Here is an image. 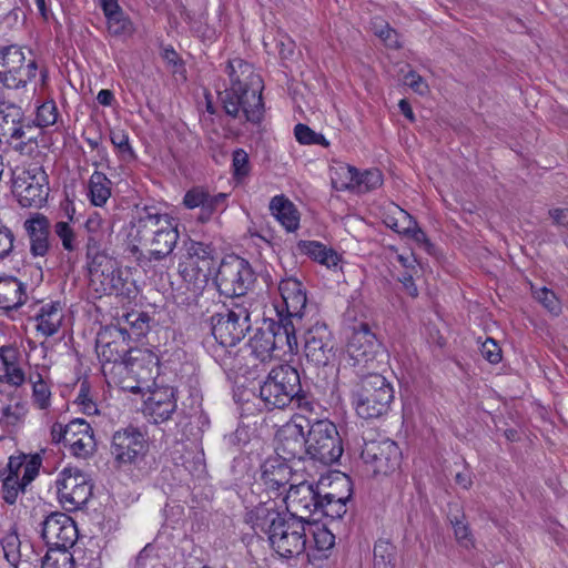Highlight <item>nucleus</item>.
Wrapping results in <instances>:
<instances>
[{"instance_id":"nucleus-1","label":"nucleus","mask_w":568,"mask_h":568,"mask_svg":"<svg viewBox=\"0 0 568 568\" xmlns=\"http://www.w3.org/2000/svg\"><path fill=\"white\" fill-rule=\"evenodd\" d=\"M245 521L257 535H265L271 548L282 558L291 559L306 549V526L297 517L277 509L273 500L260 503L248 510Z\"/></svg>"},{"instance_id":"nucleus-2","label":"nucleus","mask_w":568,"mask_h":568,"mask_svg":"<svg viewBox=\"0 0 568 568\" xmlns=\"http://www.w3.org/2000/svg\"><path fill=\"white\" fill-rule=\"evenodd\" d=\"M131 236L140 245L150 247L149 261H162L171 255L180 237L172 219L150 206L138 211Z\"/></svg>"},{"instance_id":"nucleus-3","label":"nucleus","mask_w":568,"mask_h":568,"mask_svg":"<svg viewBox=\"0 0 568 568\" xmlns=\"http://www.w3.org/2000/svg\"><path fill=\"white\" fill-rule=\"evenodd\" d=\"M393 400L392 384L378 373H363L352 389V403L356 414L363 419L386 415Z\"/></svg>"},{"instance_id":"nucleus-4","label":"nucleus","mask_w":568,"mask_h":568,"mask_svg":"<svg viewBox=\"0 0 568 568\" xmlns=\"http://www.w3.org/2000/svg\"><path fill=\"white\" fill-rule=\"evenodd\" d=\"M250 348L257 359H270L277 349L294 353L298 349L295 323L290 317L265 320L250 339Z\"/></svg>"},{"instance_id":"nucleus-5","label":"nucleus","mask_w":568,"mask_h":568,"mask_svg":"<svg viewBox=\"0 0 568 568\" xmlns=\"http://www.w3.org/2000/svg\"><path fill=\"white\" fill-rule=\"evenodd\" d=\"M39 65L32 51L19 44L0 45V83L20 90L36 79Z\"/></svg>"},{"instance_id":"nucleus-6","label":"nucleus","mask_w":568,"mask_h":568,"mask_svg":"<svg viewBox=\"0 0 568 568\" xmlns=\"http://www.w3.org/2000/svg\"><path fill=\"white\" fill-rule=\"evenodd\" d=\"M300 390L298 371L288 364H282L272 368L260 385L258 397L266 410L284 409L292 404Z\"/></svg>"},{"instance_id":"nucleus-7","label":"nucleus","mask_w":568,"mask_h":568,"mask_svg":"<svg viewBox=\"0 0 568 568\" xmlns=\"http://www.w3.org/2000/svg\"><path fill=\"white\" fill-rule=\"evenodd\" d=\"M306 423V455L325 466L336 463L343 454V444L335 424L307 416Z\"/></svg>"},{"instance_id":"nucleus-8","label":"nucleus","mask_w":568,"mask_h":568,"mask_svg":"<svg viewBox=\"0 0 568 568\" xmlns=\"http://www.w3.org/2000/svg\"><path fill=\"white\" fill-rule=\"evenodd\" d=\"M186 262L180 273L194 292H202L217 265V252L211 243L190 240L185 243Z\"/></svg>"},{"instance_id":"nucleus-9","label":"nucleus","mask_w":568,"mask_h":568,"mask_svg":"<svg viewBox=\"0 0 568 568\" xmlns=\"http://www.w3.org/2000/svg\"><path fill=\"white\" fill-rule=\"evenodd\" d=\"M90 284L97 293L115 295L128 300L136 296V287L133 281L123 276V271L118 267L115 258L106 257L105 261H98L88 264Z\"/></svg>"},{"instance_id":"nucleus-10","label":"nucleus","mask_w":568,"mask_h":568,"mask_svg":"<svg viewBox=\"0 0 568 568\" xmlns=\"http://www.w3.org/2000/svg\"><path fill=\"white\" fill-rule=\"evenodd\" d=\"M213 275L220 294L227 297L245 296L255 281L250 263L237 255L223 258Z\"/></svg>"},{"instance_id":"nucleus-11","label":"nucleus","mask_w":568,"mask_h":568,"mask_svg":"<svg viewBox=\"0 0 568 568\" xmlns=\"http://www.w3.org/2000/svg\"><path fill=\"white\" fill-rule=\"evenodd\" d=\"M211 332L215 341L224 346H235L251 328V314L243 304H233L211 318Z\"/></svg>"},{"instance_id":"nucleus-12","label":"nucleus","mask_w":568,"mask_h":568,"mask_svg":"<svg viewBox=\"0 0 568 568\" xmlns=\"http://www.w3.org/2000/svg\"><path fill=\"white\" fill-rule=\"evenodd\" d=\"M262 89L263 85H231L221 97L225 113L234 119L243 116L246 122L260 124L264 118Z\"/></svg>"},{"instance_id":"nucleus-13","label":"nucleus","mask_w":568,"mask_h":568,"mask_svg":"<svg viewBox=\"0 0 568 568\" xmlns=\"http://www.w3.org/2000/svg\"><path fill=\"white\" fill-rule=\"evenodd\" d=\"M148 452L146 434L135 426H126L112 435L110 454L116 468L138 466Z\"/></svg>"},{"instance_id":"nucleus-14","label":"nucleus","mask_w":568,"mask_h":568,"mask_svg":"<svg viewBox=\"0 0 568 568\" xmlns=\"http://www.w3.org/2000/svg\"><path fill=\"white\" fill-rule=\"evenodd\" d=\"M361 458L375 476H388L399 468L402 450L389 438L364 439Z\"/></svg>"},{"instance_id":"nucleus-15","label":"nucleus","mask_w":568,"mask_h":568,"mask_svg":"<svg viewBox=\"0 0 568 568\" xmlns=\"http://www.w3.org/2000/svg\"><path fill=\"white\" fill-rule=\"evenodd\" d=\"M55 486L59 501L67 511L80 509L92 495V484L78 468H64L59 474Z\"/></svg>"},{"instance_id":"nucleus-16","label":"nucleus","mask_w":568,"mask_h":568,"mask_svg":"<svg viewBox=\"0 0 568 568\" xmlns=\"http://www.w3.org/2000/svg\"><path fill=\"white\" fill-rule=\"evenodd\" d=\"M323 485V480L316 486L307 480L291 483L283 498L286 507L284 513L311 525V517L316 515V510H318L317 507L322 493L321 486Z\"/></svg>"},{"instance_id":"nucleus-17","label":"nucleus","mask_w":568,"mask_h":568,"mask_svg":"<svg viewBox=\"0 0 568 568\" xmlns=\"http://www.w3.org/2000/svg\"><path fill=\"white\" fill-rule=\"evenodd\" d=\"M84 231L87 265L98 261L106 262V257L111 256L109 250L112 244L113 223L93 212L84 223Z\"/></svg>"},{"instance_id":"nucleus-18","label":"nucleus","mask_w":568,"mask_h":568,"mask_svg":"<svg viewBox=\"0 0 568 568\" xmlns=\"http://www.w3.org/2000/svg\"><path fill=\"white\" fill-rule=\"evenodd\" d=\"M306 416L295 415L290 422L283 425L277 434L276 457L284 460H302L306 455Z\"/></svg>"},{"instance_id":"nucleus-19","label":"nucleus","mask_w":568,"mask_h":568,"mask_svg":"<svg viewBox=\"0 0 568 568\" xmlns=\"http://www.w3.org/2000/svg\"><path fill=\"white\" fill-rule=\"evenodd\" d=\"M304 355L315 366H326L335 357V342L324 322L316 321L304 332Z\"/></svg>"},{"instance_id":"nucleus-20","label":"nucleus","mask_w":568,"mask_h":568,"mask_svg":"<svg viewBox=\"0 0 568 568\" xmlns=\"http://www.w3.org/2000/svg\"><path fill=\"white\" fill-rule=\"evenodd\" d=\"M40 169L21 170L13 173L12 193L22 207H40L47 202L48 187Z\"/></svg>"},{"instance_id":"nucleus-21","label":"nucleus","mask_w":568,"mask_h":568,"mask_svg":"<svg viewBox=\"0 0 568 568\" xmlns=\"http://www.w3.org/2000/svg\"><path fill=\"white\" fill-rule=\"evenodd\" d=\"M41 537L49 549H68L78 539L74 520L64 513H51L41 523Z\"/></svg>"},{"instance_id":"nucleus-22","label":"nucleus","mask_w":568,"mask_h":568,"mask_svg":"<svg viewBox=\"0 0 568 568\" xmlns=\"http://www.w3.org/2000/svg\"><path fill=\"white\" fill-rule=\"evenodd\" d=\"M347 354L354 366L361 368H373L378 354L382 355L381 344L368 324L361 323L353 328L347 343Z\"/></svg>"},{"instance_id":"nucleus-23","label":"nucleus","mask_w":568,"mask_h":568,"mask_svg":"<svg viewBox=\"0 0 568 568\" xmlns=\"http://www.w3.org/2000/svg\"><path fill=\"white\" fill-rule=\"evenodd\" d=\"M277 288L283 302L282 306H276L277 316L282 314V317H290L293 322L301 321L307 304L302 282L294 277L283 278Z\"/></svg>"},{"instance_id":"nucleus-24","label":"nucleus","mask_w":568,"mask_h":568,"mask_svg":"<svg viewBox=\"0 0 568 568\" xmlns=\"http://www.w3.org/2000/svg\"><path fill=\"white\" fill-rule=\"evenodd\" d=\"M23 230L29 242L32 257H44L51 250V223L48 216L40 212L31 213L23 222Z\"/></svg>"},{"instance_id":"nucleus-25","label":"nucleus","mask_w":568,"mask_h":568,"mask_svg":"<svg viewBox=\"0 0 568 568\" xmlns=\"http://www.w3.org/2000/svg\"><path fill=\"white\" fill-rule=\"evenodd\" d=\"M331 485H334L336 488H343L344 494L322 491L316 515L328 517L331 519H339L347 511L346 504L352 496V481L345 474H337L334 479L331 480Z\"/></svg>"},{"instance_id":"nucleus-26","label":"nucleus","mask_w":568,"mask_h":568,"mask_svg":"<svg viewBox=\"0 0 568 568\" xmlns=\"http://www.w3.org/2000/svg\"><path fill=\"white\" fill-rule=\"evenodd\" d=\"M296 476L287 462L278 457H270L261 466V480L265 489L276 496L286 493V485L295 483Z\"/></svg>"},{"instance_id":"nucleus-27","label":"nucleus","mask_w":568,"mask_h":568,"mask_svg":"<svg viewBox=\"0 0 568 568\" xmlns=\"http://www.w3.org/2000/svg\"><path fill=\"white\" fill-rule=\"evenodd\" d=\"M226 193L210 194L204 187L195 186L185 193L183 203L191 210L200 207L201 212L197 220L204 223L207 222L214 213L222 212L226 209Z\"/></svg>"},{"instance_id":"nucleus-28","label":"nucleus","mask_w":568,"mask_h":568,"mask_svg":"<svg viewBox=\"0 0 568 568\" xmlns=\"http://www.w3.org/2000/svg\"><path fill=\"white\" fill-rule=\"evenodd\" d=\"M159 356L146 348H130L125 367L140 384H148L159 375Z\"/></svg>"},{"instance_id":"nucleus-29","label":"nucleus","mask_w":568,"mask_h":568,"mask_svg":"<svg viewBox=\"0 0 568 568\" xmlns=\"http://www.w3.org/2000/svg\"><path fill=\"white\" fill-rule=\"evenodd\" d=\"M31 118L24 114L22 108L12 101L4 100L0 106V135L9 140L10 138H26L31 126Z\"/></svg>"},{"instance_id":"nucleus-30","label":"nucleus","mask_w":568,"mask_h":568,"mask_svg":"<svg viewBox=\"0 0 568 568\" xmlns=\"http://www.w3.org/2000/svg\"><path fill=\"white\" fill-rule=\"evenodd\" d=\"M27 301L26 284L13 276L0 277V311L9 313Z\"/></svg>"},{"instance_id":"nucleus-31","label":"nucleus","mask_w":568,"mask_h":568,"mask_svg":"<svg viewBox=\"0 0 568 568\" xmlns=\"http://www.w3.org/2000/svg\"><path fill=\"white\" fill-rule=\"evenodd\" d=\"M149 409L155 423L169 420L176 409L175 389L163 387L153 390L149 398Z\"/></svg>"},{"instance_id":"nucleus-32","label":"nucleus","mask_w":568,"mask_h":568,"mask_svg":"<svg viewBox=\"0 0 568 568\" xmlns=\"http://www.w3.org/2000/svg\"><path fill=\"white\" fill-rule=\"evenodd\" d=\"M63 307L59 301L43 304L36 316L37 329L43 336L54 335L63 321Z\"/></svg>"},{"instance_id":"nucleus-33","label":"nucleus","mask_w":568,"mask_h":568,"mask_svg":"<svg viewBox=\"0 0 568 568\" xmlns=\"http://www.w3.org/2000/svg\"><path fill=\"white\" fill-rule=\"evenodd\" d=\"M270 211L287 232H294L300 226V212L284 195H276L270 202Z\"/></svg>"},{"instance_id":"nucleus-34","label":"nucleus","mask_w":568,"mask_h":568,"mask_svg":"<svg viewBox=\"0 0 568 568\" xmlns=\"http://www.w3.org/2000/svg\"><path fill=\"white\" fill-rule=\"evenodd\" d=\"M342 173L349 175V182L344 184L345 187H355L358 193L371 192L383 184V174L379 170H366L359 173L354 166H343Z\"/></svg>"},{"instance_id":"nucleus-35","label":"nucleus","mask_w":568,"mask_h":568,"mask_svg":"<svg viewBox=\"0 0 568 568\" xmlns=\"http://www.w3.org/2000/svg\"><path fill=\"white\" fill-rule=\"evenodd\" d=\"M226 72L230 77L231 85L246 88L263 85L262 79L254 72L253 65L241 58L229 60Z\"/></svg>"},{"instance_id":"nucleus-36","label":"nucleus","mask_w":568,"mask_h":568,"mask_svg":"<svg viewBox=\"0 0 568 568\" xmlns=\"http://www.w3.org/2000/svg\"><path fill=\"white\" fill-rule=\"evenodd\" d=\"M42 465V457L36 453L32 455L21 453L18 456L9 457L8 467L21 476L24 484L29 485L36 479Z\"/></svg>"},{"instance_id":"nucleus-37","label":"nucleus","mask_w":568,"mask_h":568,"mask_svg":"<svg viewBox=\"0 0 568 568\" xmlns=\"http://www.w3.org/2000/svg\"><path fill=\"white\" fill-rule=\"evenodd\" d=\"M111 180L103 172L95 170L91 174L87 186L90 203L94 206H103L111 196Z\"/></svg>"},{"instance_id":"nucleus-38","label":"nucleus","mask_w":568,"mask_h":568,"mask_svg":"<svg viewBox=\"0 0 568 568\" xmlns=\"http://www.w3.org/2000/svg\"><path fill=\"white\" fill-rule=\"evenodd\" d=\"M298 248L314 261L325 265L327 268L338 266L339 255L333 250L327 248L324 244L315 241H301Z\"/></svg>"},{"instance_id":"nucleus-39","label":"nucleus","mask_w":568,"mask_h":568,"mask_svg":"<svg viewBox=\"0 0 568 568\" xmlns=\"http://www.w3.org/2000/svg\"><path fill=\"white\" fill-rule=\"evenodd\" d=\"M150 316L144 312H131L124 315L125 326L116 328L115 332L124 342L126 337L132 335L135 338L144 336L150 328Z\"/></svg>"},{"instance_id":"nucleus-40","label":"nucleus","mask_w":568,"mask_h":568,"mask_svg":"<svg viewBox=\"0 0 568 568\" xmlns=\"http://www.w3.org/2000/svg\"><path fill=\"white\" fill-rule=\"evenodd\" d=\"M0 478L2 479V498L7 504L13 505L19 494L24 491L28 485L24 484L18 473L11 471L8 466L0 471Z\"/></svg>"},{"instance_id":"nucleus-41","label":"nucleus","mask_w":568,"mask_h":568,"mask_svg":"<svg viewBox=\"0 0 568 568\" xmlns=\"http://www.w3.org/2000/svg\"><path fill=\"white\" fill-rule=\"evenodd\" d=\"M396 546L386 539H378L374 546V568H396Z\"/></svg>"},{"instance_id":"nucleus-42","label":"nucleus","mask_w":568,"mask_h":568,"mask_svg":"<svg viewBox=\"0 0 568 568\" xmlns=\"http://www.w3.org/2000/svg\"><path fill=\"white\" fill-rule=\"evenodd\" d=\"M26 138H10L7 140L10 143L14 151L19 152L21 155L32 156V154L38 150L39 146V138L42 136V131L33 125L30 126L29 133L24 134Z\"/></svg>"},{"instance_id":"nucleus-43","label":"nucleus","mask_w":568,"mask_h":568,"mask_svg":"<svg viewBox=\"0 0 568 568\" xmlns=\"http://www.w3.org/2000/svg\"><path fill=\"white\" fill-rule=\"evenodd\" d=\"M59 116L57 104L53 100L44 101L36 110L34 119H31V125L42 131L44 128L53 125Z\"/></svg>"},{"instance_id":"nucleus-44","label":"nucleus","mask_w":568,"mask_h":568,"mask_svg":"<svg viewBox=\"0 0 568 568\" xmlns=\"http://www.w3.org/2000/svg\"><path fill=\"white\" fill-rule=\"evenodd\" d=\"M106 28L109 34L115 38L132 37L135 31L132 20L124 11L108 19Z\"/></svg>"},{"instance_id":"nucleus-45","label":"nucleus","mask_w":568,"mask_h":568,"mask_svg":"<svg viewBox=\"0 0 568 568\" xmlns=\"http://www.w3.org/2000/svg\"><path fill=\"white\" fill-rule=\"evenodd\" d=\"M2 549L8 562L18 568L19 565H23L21 554V540L16 531L7 534L1 540Z\"/></svg>"},{"instance_id":"nucleus-46","label":"nucleus","mask_w":568,"mask_h":568,"mask_svg":"<svg viewBox=\"0 0 568 568\" xmlns=\"http://www.w3.org/2000/svg\"><path fill=\"white\" fill-rule=\"evenodd\" d=\"M41 568H75L74 558L65 549H48Z\"/></svg>"},{"instance_id":"nucleus-47","label":"nucleus","mask_w":568,"mask_h":568,"mask_svg":"<svg viewBox=\"0 0 568 568\" xmlns=\"http://www.w3.org/2000/svg\"><path fill=\"white\" fill-rule=\"evenodd\" d=\"M65 447H69L70 453L77 458H89L97 449V442L93 432L81 438L79 437L75 440H71Z\"/></svg>"},{"instance_id":"nucleus-48","label":"nucleus","mask_w":568,"mask_h":568,"mask_svg":"<svg viewBox=\"0 0 568 568\" xmlns=\"http://www.w3.org/2000/svg\"><path fill=\"white\" fill-rule=\"evenodd\" d=\"M53 232L61 241L62 247L67 252H73L79 247V241L73 227L65 221H59L53 225Z\"/></svg>"},{"instance_id":"nucleus-49","label":"nucleus","mask_w":568,"mask_h":568,"mask_svg":"<svg viewBox=\"0 0 568 568\" xmlns=\"http://www.w3.org/2000/svg\"><path fill=\"white\" fill-rule=\"evenodd\" d=\"M32 383V398L40 409H47L50 406L51 392L42 376L37 373L30 376Z\"/></svg>"},{"instance_id":"nucleus-50","label":"nucleus","mask_w":568,"mask_h":568,"mask_svg":"<svg viewBox=\"0 0 568 568\" xmlns=\"http://www.w3.org/2000/svg\"><path fill=\"white\" fill-rule=\"evenodd\" d=\"M132 568H166L156 549L148 544L136 556Z\"/></svg>"},{"instance_id":"nucleus-51","label":"nucleus","mask_w":568,"mask_h":568,"mask_svg":"<svg viewBox=\"0 0 568 568\" xmlns=\"http://www.w3.org/2000/svg\"><path fill=\"white\" fill-rule=\"evenodd\" d=\"M97 348L99 352V355L104 358L106 362L110 363H118L122 362L125 364V358L128 356L130 348H119L118 342L114 339L112 342L102 343L98 342Z\"/></svg>"},{"instance_id":"nucleus-52","label":"nucleus","mask_w":568,"mask_h":568,"mask_svg":"<svg viewBox=\"0 0 568 568\" xmlns=\"http://www.w3.org/2000/svg\"><path fill=\"white\" fill-rule=\"evenodd\" d=\"M294 135L301 144H318L328 146L329 142L321 133L313 131L308 125L298 123L294 128Z\"/></svg>"},{"instance_id":"nucleus-53","label":"nucleus","mask_w":568,"mask_h":568,"mask_svg":"<svg viewBox=\"0 0 568 568\" xmlns=\"http://www.w3.org/2000/svg\"><path fill=\"white\" fill-rule=\"evenodd\" d=\"M405 214V219L408 220V225L404 227L402 231L397 230L398 233H403L405 235H409L415 242L425 245V248L430 252L433 244L429 242L426 233L418 226V223L406 212L402 211Z\"/></svg>"},{"instance_id":"nucleus-54","label":"nucleus","mask_w":568,"mask_h":568,"mask_svg":"<svg viewBox=\"0 0 568 568\" xmlns=\"http://www.w3.org/2000/svg\"><path fill=\"white\" fill-rule=\"evenodd\" d=\"M110 141L124 158H134V151L130 144L129 134L122 129H112L110 131Z\"/></svg>"},{"instance_id":"nucleus-55","label":"nucleus","mask_w":568,"mask_h":568,"mask_svg":"<svg viewBox=\"0 0 568 568\" xmlns=\"http://www.w3.org/2000/svg\"><path fill=\"white\" fill-rule=\"evenodd\" d=\"M28 409L24 403L17 402L2 408L0 423L7 426H16L24 418Z\"/></svg>"},{"instance_id":"nucleus-56","label":"nucleus","mask_w":568,"mask_h":568,"mask_svg":"<svg viewBox=\"0 0 568 568\" xmlns=\"http://www.w3.org/2000/svg\"><path fill=\"white\" fill-rule=\"evenodd\" d=\"M92 432L93 428L87 420L82 418H75L65 425L64 434L67 435V444Z\"/></svg>"},{"instance_id":"nucleus-57","label":"nucleus","mask_w":568,"mask_h":568,"mask_svg":"<svg viewBox=\"0 0 568 568\" xmlns=\"http://www.w3.org/2000/svg\"><path fill=\"white\" fill-rule=\"evenodd\" d=\"M534 295L550 313L558 314L560 312V302L552 291L541 287L535 291Z\"/></svg>"},{"instance_id":"nucleus-58","label":"nucleus","mask_w":568,"mask_h":568,"mask_svg":"<svg viewBox=\"0 0 568 568\" xmlns=\"http://www.w3.org/2000/svg\"><path fill=\"white\" fill-rule=\"evenodd\" d=\"M14 233L0 221V261L8 257L14 247Z\"/></svg>"},{"instance_id":"nucleus-59","label":"nucleus","mask_w":568,"mask_h":568,"mask_svg":"<svg viewBox=\"0 0 568 568\" xmlns=\"http://www.w3.org/2000/svg\"><path fill=\"white\" fill-rule=\"evenodd\" d=\"M312 535L317 550H328L335 544V536L325 527H317Z\"/></svg>"},{"instance_id":"nucleus-60","label":"nucleus","mask_w":568,"mask_h":568,"mask_svg":"<svg viewBox=\"0 0 568 568\" xmlns=\"http://www.w3.org/2000/svg\"><path fill=\"white\" fill-rule=\"evenodd\" d=\"M302 413L305 414H314L317 408H320V404L316 403L312 396L304 392L302 388L296 396H294V400L292 402Z\"/></svg>"},{"instance_id":"nucleus-61","label":"nucleus","mask_w":568,"mask_h":568,"mask_svg":"<svg viewBox=\"0 0 568 568\" xmlns=\"http://www.w3.org/2000/svg\"><path fill=\"white\" fill-rule=\"evenodd\" d=\"M232 166L235 176H245L250 171L248 155L243 149L233 152Z\"/></svg>"},{"instance_id":"nucleus-62","label":"nucleus","mask_w":568,"mask_h":568,"mask_svg":"<svg viewBox=\"0 0 568 568\" xmlns=\"http://www.w3.org/2000/svg\"><path fill=\"white\" fill-rule=\"evenodd\" d=\"M77 402L82 406V409L85 414L92 415L98 413L97 405L90 397V387L87 382L81 383L80 390L77 396Z\"/></svg>"},{"instance_id":"nucleus-63","label":"nucleus","mask_w":568,"mask_h":568,"mask_svg":"<svg viewBox=\"0 0 568 568\" xmlns=\"http://www.w3.org/2000/svg\"><path fill=\"white\" fill-rule=\"evenodd\" d=\"M481 355L491 364H497L501 359V348L493 338H487L480 348Z\"/></svg>"},{"instance_id":"nucleus-64","label":"nucleus","mask_w":568,"mask_h":568,"mask_svg":"<svg viewBox=\"0 0 568 568\" xmlns=\"http://www.w3.org/2000/svg\"><path fill=\"white\" fill-rule=\"evenodd\" d=\"M452 524L454 527V534L457 541L466 548L473 546L471 534L468 525L457 518L455 519V521L452 520Z\"/></svg>"}]
</instances>
